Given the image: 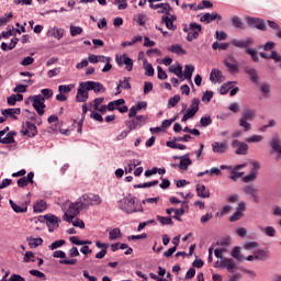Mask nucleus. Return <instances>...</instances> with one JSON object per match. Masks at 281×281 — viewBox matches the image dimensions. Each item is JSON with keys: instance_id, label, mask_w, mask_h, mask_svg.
I'll return each instance as SVG.
<instances>
[{"instance_id": "nucleus-1", "label": "nucleus", "mask_w": 281, "mask_h": 281, "mask_svg": "<svg viewBox=\"0 0 281 281\" xmlns=\"http://www.w3.org/2000/svg\"><path fill=\"white\" fill-rule=\"evenodd\" d=\"M135 196L127 195L119 200V209L125 214H137V212H144V206L140 203L135 202Z\"/></svg>"}, {"instance_id": "nucleus-2", "label": "nucleus", "mask_w": 281, "mask_h": 281, "mask_svg": "<svg viewBox=\"0 0 281 281\" xmlns=\"http://www.w3.org/2000/svg\"><path fill=\"white\" fill-rule=\"evenodd\" d=\"M75 205H77L79 210H87V207H91L93 205H102V198L100 194L86 193L75 202Z\"/></svg>"}, {"instance_id": "nucleus-3", "label": "nucleus", "mask_w": 281, "mask_h": 281, "mask_svg": "<svg viewBox=\"0 0 281 281\" xmlns=\"http://www.w3.org/2000/svg\"><path fill=\"white\" fill-rule=\"evenodd\" d=\"M42 218L43 220H41V223H46V225L48 227V232L50 234L53 232H56V229H58V227L60 226V217H58L52 213L44 215Z\"/></svg>"}, {"instance_id": "nucleus-4", "label": "nucleus", "mask_w": 281, "mask_h": 281, "mask_svg": "<svg viewBox=\"0 0 281 281\" xmlns=\"http://www.w3.org/2000/svg\"><path fill=\"white\" fill-rule=\"evenodd\" d=\"M29 100L33 102V109H35L37 115H45V97L43 94H35L29 97Z\"/></svg>"}, {"instance_id": "nucleus-5", "label": "nucleus", "mask_w": 281, "mask_h": 281, "mask_svg": "<svg viewBox=\"0 0 281 281\" xmlns=\"http://www.w3.org/2000/svg\"><path fill=\"white\" fill-rule=\"evenodd\" d=\"M124 99H117L108 103V111H120L121 113H128V106L124 105Z\"/></svg>"}, {"instance_id": "nucleus-6", "label": "nucleus", "mask_w": 281, "mask_h": 281, "mask_svg": "<svg viewBox=\"0 0 281 281\" xmlns=\"http://www.w3.org/2000/svg\"><path fill=\"white\" fill-rule=\"evenodd\" d=\"M10 131V127L7 126L3 130L0 131V144H14L16 140L14 139V135H16V132Z\"/></svg>"}, {"instance_id": "nucleus-7", "label": "nucleus", "mask_w": 281, "mask_h": 281, "mask_svg": "<svg viewBox=\"0 0 281 281\" xmlns=\"http://www.w3.org/2000/svg\"><path fill=\"white\" fill-rule=\"evenodd\" d=\"M189 30L190 31L187 35V41L189 43H192V41H196V38H199V34H201L202 26L196 22H191L189 24Z\"/></svg>"}, {"instance_id": "nucleus-8", "label": "nucleus", "mask_w": 281, "mask_h": 281, "mask_svg": "<svg viewBox=\"0 0 281 281\" xmlns=\"http://www.w3.org/2000/svg\"><path fill=\"white\" fill-rule=\"evenodd\" d=\"M80 214V207H78V204L71 203L68 207V213H65L63 216V220L66 221V223H74V218Z\"/></svg>"}, {"instance_id": "nucleus-9", "label": "nucleus", "mask_w": 281, "mask_h": 281, "mask_svg": "<svg viewBox=\"0 0 281 281\" xmlns=\"http://www.w3.org/2000/svg\"><path fill=\"white\" fill-rule=\"evenodd\" d=\"M147 117L144 115H137L135 119L125 122V126L130 128V131H135V128H142L144 124H146Z\"/></svg>"}, {"instance_id": "nucleus-10", "label": "nucleus", "mask_w": 281, "mask_h": 281, "mask_svg": "<svg viewBox=\"0 0 281 281\" xmlns=\"http://www.w3.org/2000/svg\"><path fill=\"white\" fill-rule=\"evenodd\" d=\"M247 23L249 27H256V30H260L261 32H267V23H265V20L260 18H247Z\"/></svg>"}, {"instance_id": "nucleus-11", "label": "nucleus", "mask_w": 281, "mask_h": 281, "mask_svg": "<svg viewBox=\"0 0 281 281\" xmlns=\"http://www.w3.org/2000/svg\"><path fill=\"white\" fill-rule=\"evenodd\" d=\"M116 60V65H119V67H122V65H125V70L126 71H133V59L131 57H128V55L123 54L120 57L115 58Z\"/></svg>"}, {"instance_id": "nucleus-12", "label": "nucleus", "mask_w": 281, "mask_h": 281, "mask_svg": "<svg viewBox=\"0 0 281 281\" xmlns=\"http://www.w3.org/2000/svg\"><path fill=\"white\" fill-rule=\"evenodd\" d=\"M89 100V90L85 86V81L79 83L77 89L76 102H87Z\"/></svg>"}, {"instance_id": "nucleus-13", "label": "nucleus", "mask_w": 281, "mask_h": 281, "mask_svg": "<svg viewBox=\"0 0 281 281\" xmlns=\"http://www.w3.org/2000/svg\"><path fill=\"white\" fill-rule=\"evenodd\" d=\"M83 87L89 91H94V93H104L106 91L104 85L97 81H85Z\"/></svg>"}, {"instance_id": "nucleus-14", "label": "nucleus", "mask_w": 281, "mask_h": 281, "mask_svg": "<svg viewBox=\"0 0 281 281\" xmlns=\"http://www.w3.org/2000/svg\"><path fill=\"white\" fill-rule=\"evenodd\" d=\"M250 173L247 176V182L249 181H256L258 179V170H260V162L256 160H250Z\"/></svg>"}, {"instance_id": "nucleus-15", "label": "nucleus", "mask_w": 281, "mask_h": 281, "mask_svg": "<svg viewBox=\"0 0 281 281\" xmlns=\"http://www.w3.org/2000/svg\"><path fill=\"white\" fill-rule=\"evenodd\" d=\"M26 130L21 131L22 135H27L29 137H36L38 135V128L36 125L30 121L25 122Z\"/></svg>"}, {"instance_id": "nucleus-16", "label": "nucleus", "mask_w": 281, "mask_h": 281, "mask_svg": "<svg viewBox=\"0 0 281 281\" xmlns=\"http://www.w3.org/2000/svg\"><path fill=\"white\" fill-rule=\"evenodd\" d=\"M223 21V16L218 13H204L201 18L200 21L201 23H205V25H209V23H212V21Z\"/></svg>"}, {"instance_id": "nucleus-17", "label": "nucleus", "mask_w": 281, "mask_h": 281, "mask_svg": "<svg viewBox=\"0 0 281 281\" xmlns=\"http://www.w3.org/2000/svg\"><path fill=\"white\" fill-rule=\"evenodd\" d=\"M4 117H11L12 120H19L16 115H21V108H9L1 111Z\"/></svg>"}, {"instance_id": "nucleus-18", "label": "nucleus", "mask_w": 281, "mask_h": 281, "mask_svg": "<svg viewBox=\"0 0 281 281\" xmlns=\"http://www.w3.org/2000/svg\"><path fill=\"white\" fill-rule=\"evenodd\" d=\"M122 89H131V78L124 77L123 79L119 80V83L116 86V95H120V93H122Z\"/></svg>"}, {"instance_id": "nucleus-19", "label": "nucleus", "mask_w": 281, "mask_h": 281, "mask_svg": "<svg viewBox=\"0 0 281 281\" xmlns=\"http://www.w3.org/2000/svg\"><path fill=\"white\" fill-rule=\"evenodd\" d=\"M265 258H267V252L263 249H256L254 255L247 257V260L251 262L254 260H265Z\"/></svg>"}, {"instance_id": "nucleus-20", "label": "nucleus", "mask_w": 281, "mask_h": 281, "mask_svg": "<svg viewBox=\"0 0 281 281\" xmlns=\"http://www.w3.org/2000/svg\"><path fill=\"white\" fill-rule=\"evenodd\" d=\"M190 166H192V159H190V154L181 156L179 162L180 170H188Z\"/></svg>"}, {"instance_id": "nucleus-21", "label": "nucleus", "mask_w": 281, "mask_h": 281, "mask_svg": "<svg viewBox=\"0 0 281 281\" xmlns=\"http://www.w3.org/2000/svg\"><path fill=\"white\" fill-rule=\"evenodd\" d=\"M195 192L200 199H210V190L205 184H196Z\"/></svg>"}, {"instance_id": "nucleus-22", "label": "nucleus", "mask_w": 281, "mask_h": 281, "mask_svg": "<svg viewBox=\"0 0 281 281\" xmlns=\"http://www.w3.org/2000/svg\"><path fill=\"white\" fill-rule=\"evenodd\" d=\"M212 150H213V153H216L217 155H223V153L227 151V144L214 142L212 144Z\"/></svg>"}, {"instance_id": "nucleus-23", "label": "nucleus", "mask_w": 281, "mask_h": 281, "mask_svg": "<svg viewBox=\"0 0 281 281\" xmlns=\"http://www.w3.org/2000/svg\"><path fill=\"white\" fill-rule=\"evenodd\" d=\"M232 61H234V57H228L227 59L224 60V65L225 67H227L229 74H236L238 72V63H232Z\"/></svg>"}, {"instance_id": "nucleus-24", "label": "nucleus", "mask_w": 281, "mask_h": 281, "mask_svg": "<svg viewBox=\"0 0 281 281\" xmlns=\"http://www.w3.org/2000/svg\"><path fill=\"white\" fill-rule=\"evenodd\" d=\"M223 79V71L218 70L217 68H213L210 74V80L213 82V85H216V82H221Z\"/></svg>"}, {"instance_id": "nucleus-25", "label": "nucleus", "mask_w": 281, "mask_h": 281, "mask_svg": "<svg viewBox=\"0 0 281 281\" xmlns=\"http://www.w3.org/2000/svg\"><path fill=\"white\" fill-rule=\"evenodd\" d=\"M186 207L188 209V201H183L182 202V206L180 209H176L173 212H175V215H173V218L176 221H179V223H181V216H183V214H186Z\"/></svg>"}, {"instance_id": "nucleus-26", "label": "nucleus", "mask_w": 281, "mask_h": 281, "mask_svg": "<svg viewBox=\"0 0 281 281\" xmlns=\"http://www.w3.org/2000/svg\"><path fill=\"white\" fill-rule=\"evenodd\" d=\"M45 210H47V202H45V200L36 201L33 205V211L35 214H41L45 212Z\"/></svg>"}, {"instance_id": "nucleus-27", "label": "nucleus", "mask_w": 281, "mask_h": 281, "mask_svg": "<svg viewBox=\"0 0 281 281\" xmlns=\"http://www.w3.org/2000/svg\"><path fill=\"white\" fill-rule=\"evenodd\" d=\"M48 36H52L53 38H57V41H60V38L65 36V29L53 27L48 31Z\"/></svg>"}, {"instance_id": "nucleus-28", "label": "nucleus", "mask_w": 281, "mask_h": 281, "mask_svg": "<svg viewBox=\"0 0 281 281\" xmlns=\"http://www.w3.org/2000/svg\"><path fill=\"white\" fill-rule=\"evenodd\" d=\"M192 74H194V66L186 65L184 66V78H186V80H189L192 89H194V83L192 82Z\"/></svg>"}, {"instance_id": "nucleus-29", "label": "nucleus", "mask_w": 281, "mask_h": 281, "mask_svg": "<svg viewBox=\"0 0 281 281\" xmlns=\"http://www.w3.org/2000/svg\"><path fill=\"white\" fill-rule=\"evenodd\" d=\"M9 204L12 207L13 212H15V214H25V212H27V206H25L23 204L22 205H18L12 200H9Z\"/></svg>"}, {"instance_id": "nucleus-30", "label": "nucleus", "mask_w": 281, "mask_h": 281, "mask_svg": "<svg viewBox=\"0 0 281 281\" xmlns=\"http://www.w3.org/2000/svg\"><path fill=\"white\" fill-rule=\"evenodd\" d=\"M270 146L274 153H278V155H281V139L280 136H274L271 142Z\"/></svg>"}, {"instance_id": "nucleus-31", "label": "nucleus", "mask_w": 281, "mask_h": 281, "mask_svg": "<svg viewBox=\"0 0 281 281\" xmlns=\"http://www.w3.org/2000/svg\"><path fill=\"white\" fill-rule=\"evenodd\" d=\"M241 249L243 248H240V246H236L231 252L232 258H235V260H238V262H243V260L246 259L241 254Z\"/></svg>"}, {"instance_id": "nucleus-32", "label": "nucleus", "mask_w": 281, "mask_h": 281, "mask_svg": "<svg viewBox=\"0 0 281 281\" xmlns=\"http://www.w3.org/2000/svg\"><path fill=\"white\" fill-rule=\"evenodd\" d=\"M223 269H227V271H234L236 269V262H234V259H224L220 263Z\"/></svg>"}, {"instance_id": "nucleus-33", "label": "nucleus", "mask_w": 281, "mask_h": 281, "mask_svg": "<svg viewBox=\"0 0 281 281\" xmlns=\"http://www.w3.org/2000/svg\"><path fill=\"white\" fill-rule=\"evenodd\" d=\"M137 166H142V160H137V159L128 160L127 168H125V173L131 175L133 172V169L137 168Z\"/></svg>"}, {"instance_id": "nucleus-34", "label": "nucleus", "mask_w": 281, "mask_h": 281, "mask_svg": "<svg viewBox=\"0 0 281 281\" xmlns=\"http://www.w3.org/2000/svg\"><path fill=\"white\" fill-rule=\"evenodd\" d=\"M178 140H175L172 138V140H168L166 143V146H168V148H172L173 150H186V148H188V146L183 145V144H179L177 143Z\"/></svg>"}, {"instance_id": "nucleus-35", "label": "nucleus", "mask_w": 281, "mask_h": 281, "mask_svg": "<svg viewBox=\"0 0 281 281\" xmlns=\"http://www.w3.org/2000/svg\"><path fill=\"white\" fill-rule=\"evenodd\" d=\"M247 194L249 195L252 201L258 203L259 196H258V189L255 186H248L247 187Z\"/></svg>"}, {"instance_id": "nucleus-36", "label": "nucleus", "mask_w": 281, "mask_h": 281, "mask_svg": "<svg viewBox=\"0 0 281 281\" xmlns=\"http://www.w3.org/2000/svg\"><path fill=\"white\" fill-rule=\"evenodd\" d=\"M26 240L31 249H36V247H41V245H43V238L41 237H37V238L27 237Z\"/></svg>"}, {"instance_id": "nucleus-37", "label": "nucleus", "mask_w": 281, "mask_h": 281, "mask_svg": "<svg viewBox=\"0 0 281 281\" xmlns=\"http://www.w3.org/2000/svg\"><path fill=\"white\" fill-rule=\"evenodd\" d=\"M260 57L266 59L271 58L276 63H281V56L278 55V52L276 50H272L270 55L268 53H260Z\"/></svg>"}, {"instance_id": "nucleus-38", "label": "nucleus", "mask_w": 281, "mask_h": 281, "mask_svg": "<svg viewBox=\"0 0 281 281\" xmlns=\"http://www.w3.org/2000/svg\"><path fill=\"white\" fill-rule=\"evenodd\" d=\"M260 91L262 93V97L266 99L271 98V85L265 82L260 86Z\"/></svg>"}, {"instance_id": "nucleus-39", "label": "nucleus", "mask_w": 281, "mask_h": 281, "mask_svg": "<svg viewBox=\"0 0 281 281\" xmlns=\"http://www.w3.org/2000/svg\"><path fill=\"white\" fill-rule=\"evenodd\" d=\"M170 74H175V76H178V78H183V67L181 64H178V66H170L169 67Z\"/></svg>"}, {"instance_id": "nucleus-40", "label": "nucleus", "mask_w": 281, "mask_h": 281, "mask_svg": "<svg viewBox=\"0 0 281 281\" xmlns=\"http://www.w3.org/2000/svg\"><path fill=\"white\" fill-rule=\"evenodd\" d=\"M167 49L168 52H171V54H178V55L186 54V49H183V47H181V45L179 44L171 45Z\"/></svg>"}, {"instance_id": "nucleus-41", "label": "nucleus", "mask_w": 281, "mask_h": 281, "mask_svg": "<svg viewBox=\"0 0 281 281\" xmlns=\"http://www.w3.org/2000/svg\"><path fill=\"white\" fill-rule=\"evenodd\" d=\"M161 23L166 24L167 30H172V31L177 30L175 22L170 18H168V15H162Z\"/></svg>"}, {"instance_id": "nucleus-42", "label": "nucleus", "mask_w": 281, "mask_h": 281, "mask_svg": "<svg viewBox=\"0 0 281 281\" xmlns=\"http://www.w3.org/2000/svg\"><path fill=\"white\" fill-rule=\"evenodd\" d=\"M155 186H159V180H153L150 182L134 184L133 188L134 189H142V188H153Z\"/></svg>"}, {"instance_id": "nucleus-43", "label": "nucleus", "mask_w": 281, "mask_h": 281, "mask_svg": "<svg viewBox=\"0 0 281 281\" xmlns=\"http://www.w3.org/2000/svg\"><path fill=\"white\" fill-rule=\"evenodd\" d=\"M144 69H145V76L153 77L155 76V68H153V64H148V60H144Z\"/></svg>"}, {"instance_id": "nucleus-44", "label": "nucleus", "mask_w": 281, "mask_h": 281, "mask_svg": "<svg viewBox=\"0 0 281 281\" xmlns=\"http://www.w3.org/2000/svg\"><path fill=\"white\" fill-rule=\"evenodd\" d=\"M117 238H122V231L120 228H113L109 233L110 240H117Z\"/></svg>"}, {"instance_id": "nucleus-45", "label": "nucleus", "mask_w": 281, "mask_h": 281, "mask_svg": "<svg viewBox=\"0 0 281 281\" xmlns=\"http://www.w3.org/2000/svg\"><path fill=\"white\" fill-rule=\"evenodd\" d=\"M181 100V97L179 94H176L173 97H171L169 100H168V104H167V108L169 109H175V106L177 104H179V101Z\"/></svg>"}, {"instance_id": "nucleus-46", "label": "nucleus", "mask_w": 281, "mask_h": 281, "mask_svg": "<svg viewBox=\"0 0 281 281\" xmlns=\"http://www.w3.org/2000/svg\"><path fill=\"white\" fill-rule=\"evenodd\" d=\"M212 124V117L210 115H204L200 119V126L205 128Z\"/></svg>"}, {"instance_id": "nucleus-47", "label": "nucleus", "mask_w": 281, "mask_h": 281, "mask_svg": "<svg viewBox=\"0 0 281 281\" xmlns=\"http://www.w3.org/2000/svg\"><path fill=\"white\" fill-rule=\"evenodd\" d=\"M65 239H58L53 241L48 247L50 249V251H55V249H60V247H63V245H65Z\"/></svg>"}, {"instance_id": "nucleus-48", "label": "nucleus", "mask_w": 281, "mask_h": 281, "mask_svg": "<svg viewBox=\"0 0 281 281\" xmlns=\"http://www.w3.org/2000/svg\"><path fill=\"white\" fill-rule=\"evenodd\" d=\"M232 45L238 47L239 49H247V41L245 40H233Z\"/></svg>"}, {"instance_id": "nucleus-49", "label": "nucleus", "mask_w": 281, "mask_h": 281, "mask_svg": "<svg viewBox=\"0 0 281 281\" xmlns=\"http://www.w3.org/2000/svg\"><path fill=\"white\" fill-rule=\"evenodd\" d=\"M156 218L162 225H173L172 217H166V216L157 215Z\"/></svg>"}, {"instance_id": "nucleus-50", "label": "nucleus", "mask_w": 281, "mask_h": 281, "mask_svg": "<svg viewBox=\"0 0 281 281\" xmlns=\"http://www.w3.org/2000/svg\"><path fill=\"white\" fill-rule=\"evenodd\" d=\"M71 89H74V85H61L58 87V91L61 94L71 93Z\"/></svg>"}, {"instance_id": "nucleus-51", "label": "nucleus", "mask_w": 281, "mask_h": 281, "mask_svg": "<svg viewBox=\"0 0 281 281\" xmlns=\"http://www.w3.org/2000/svg\"><path fill=\"white\" fill-rule=\"evenodd\" d=\"M201 104V100L198 98H194L189 106L190 111H194L195 113H199V105Z\"/></svg>"}, {"instance_id": "nucleus-52", "label": "nucleus", "mask_w": 281, "mask_h": 281, "mask_svg": "<svg viewBox=\"0 0 281 281\" xmlns=\"http://www.w3.org/2000/svg\"><path fill=\"white\" fill-rule=\"evenodd\" d=\"M214 98V91L206 90L202 95V102H212V99Z\"/></svg>"}, {"instance_id": "nucleus-53", "label": "nucleus", "mask_w": 281, "mask_h": 281, "mask_svg": "<svg viewBox=\"0 0 281 281\" xmlns=\"http://www.w3.org/2000/svg\"><path fill=\"white\" fill-rule=\"evenodd\" d=\"M261 232L266 234V236H270L271 238L276 236V228L273 226H267L265 228H261Z\"/></svg>"}, {"instance_id": "nucleus-54", "label": "nucleus", "mask_w": 281, "mask_h": 281, "mask_svg": "<svg viewBox=\"0 0 281 281\" xmlns=\"http://www.w3.org/2000/svg\"><path fill=\"white\" fill-rule=\"evenodd\" d=\"M136 23L140 25V27H144L146 25V14L145 13H139L135 18Z\"/></svg>"}, {"instance_id": "nucleus-55", "label": "nucleus", "mask_w": 281, "mask_h": 281, "mask_svg": "<svg viewBox=\"0 0 281 281\" xmlns=\"http://www.w3.org/2000/svg\"><path fill=\"white\" fill-rule=\"evenodd\" d=\"M30 276H34L35 278H38L40 280H47V276H45L41 270H30Z\"/></svg>"}, {"instance_id": "nucleus-56", "label": "nucleus", "mask_w": 281, "mask_h": 281, "mask_svg": "<svg viewBox=\"0 0 281 281\" xmlns=\"http://www.w3.org/2000/svg\"><path fill=\"white\" fill-rule=\"evenodd\" d=\"M248 76L250 77L251 82L258 85V80H260V78L258 77V72L255 69L248 70Z\"/></svg>"}, {"instance_id": "nucleus-57", "label": "nucleus", "mask_w": 281, "mask_h": 281, "mask_svg": "<svg viewBox=\"0 0 281 281\" xmlns=\"http://www.w3.org/2000/svg\"><path fill=\"white\" fill-rule=\"evenodd\" d=\"M229 89H232V82L222 85L220 88L221 95H227V93H229Z\"/></svg>"}, {"instance_id": "nucleus-58", "label": "nucleus", "mask_w": 281, "mask_h": 281, "mask_svg": "<svg viewBox=\"0 0 281 281\" xmlns=\"http://www.w3.org/2000/svg\"><path fill=\"white\" fill-rule=\"evenodd\" d=\"M114 5H117V10H126L128 2L126 0H114Z\"/></svg>"}, {"instance_id": "nucleus-59", "label": "nucleus", "mask_w": 281, "mask_h": 281, "mask_svg": "<svg viewBox=\"0 0 281 281\" xmlns=\"http://www.w3.org/2000/svg\"><path fill=\"white\" fill-rule=\"evenodd\" d=\"M263 137L262 135H252L247 138L248 144H258L262 142Z\"/></svg>"}, {"instance_id": "nucleus-60", "label": "nucleus", "mask_w": 281, "mask_h": 281, "mask_svg": "<svg viewBox=\"0 0 281 281\" xmlns=\"http://www.w3.org/2000/svg\"><path fill=\"white\" fill-rule=\"evenodd\" d=\"M145 238H148V234L143 233L140 235H130L127 236V240H144Z\"/></svg>"}, {"instance_id": "nucleus-61", "label": "nucleus", "mask_w": 281, "mask_h": 281, "mask_svg": "<svg viewBox=\"0 0 281 281\" xmlns=\"http://www.w3.org/2000/svg\"><path fill=\"white\" fill-rule=\"evenodd\" d=\"M80 34H82V27L81 26L70 25V35L71 36H80Z\"/></svg>"}, {"instance_id": "nucleus-62", "label": "nucleus", "mask_w": 281, "mask_h": 281, "mask_svg": "<svg viewBox=\"0 0 281 281\" xmlns=\"http://www.w3.org/2000/svg\"><path fill=\"white\" fill-rule=\"evenodd\" d=\"M157 71H158V80H166L168 78V74L165 72L161 66H157Z\"/></svg>"}, {"instance_id": "nucleus-63", "label": "nucleus", "mask_w": 281, "mask_h": 281, "mask_svg": "<svg viewBox=\"0 0 281 281\" xmlns=\"http://www.w3.org/2000/svg\"><path fill=\"white\" fill-rule=\"evenodd\" d=\"M231 175H232L231 179L233 181H236L237 179H240V177H243V175H245V172H238V170L232 169Z\"/></svg>"}, {"instance_id": "nucleus-64", "label": "nucleus", "mask_w": 281, "mask_h": 281, "mask_svg": "<svg viewBox=\"0 0 281 281\" xmlns=\"http://www.w3.org/2000/svg\"><path fill=\"white\" fill-rule=\"evenodd\" d=\"M60 74V67L54 68L47 71V77L48 78H56Z\"/></svg>"}]
</instances>
